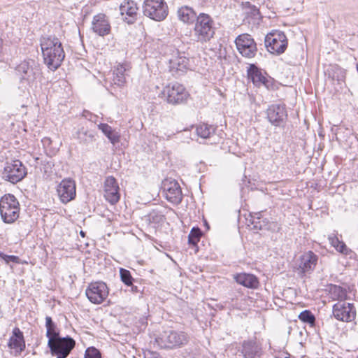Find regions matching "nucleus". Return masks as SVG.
I'll use <instances>...</instances> for the list:
<instances>
[{
    "label": "nucleus",
    "instance_id": "nucleus-1",
    "mask_svg": "<svg viewBox=\"0 0 358 358\" xmlns=\"http://www.w3.org/2000/svg\"><path fill=\"white\" fill-rule=\"evenodd\" d=\"M40 45L44 63L50 70H57L65 57L62 42L55 35L45 34L41 37Z\"/></svg>",
    "mask_w": 358,
    "mask_h": 358
},
{
    "label": "nucleus",
    "instance_id": "nucleus-2",
    "mask_svg": "<svg viewBox=\"0 0 358 358\" xmlns=\"http://www.w3.org/2000/svg\"><path fill=\"white\" fill-rule=\"evenodd\" d=\"M15 70L20 81L28 85L34 84L42 73L40 64L32 59L22 62L17 66Z\"/></svg>",
    "mask_w": 358,
    "mask_h": 358
},
{
    "label": "nucleus",
    "instance_id": "nucleus-3",
    "mask_svg": "<svg viewBox=\"0 0 358 358\" xmlns=\"http://www.w3.org/2000/svg\"><path fill=\"white\" fill-rule=\"evenodd\" d=\"M214 22L210 15L200 13L196 20L194 29V36L197 41L203 43L209 41L215 34Z\"/></svg>",
    "mask_w": 358,
    "mask_h": 358
},
{
    "label": "nucleus",
    "instance_id": "nucleus-4",
    "mask_svg": "<svg viewBox=\"0 0 358 358\" xmlns=\"http://www.w3.org/2000/svg\"><path fill=\"white\" fill-rule=\"evenodd\" d=\"M20 204L10 194L4 195L0 200V214L5 223H13L19 217Z\"/></svg>",
    "mask_w": 358,
    "mask_h": 358
},
{
    "label": "nucleus",
    "instance_id": "nucleus-5",
    "mask_svg": "<svg viewBox=\"0 0 358 358\" xmlns=\"http://www.w3.org/2000/svg\"><path fill=\"white\" fill-rule=\"evenodd\" d=\"M27 174V169L18 159L7 161L2 171V178L13 184L21 181Z\"/></svg>",
    "mask_w": 358,
    "mask_h": 358
},
{
    "label": "nucleus",
    "instance_id": "nucleus-6",
    "mask_svg": "<svg viewBox=\"0 0 358 358\" xmlns=\"http://www.w3.org/2000/svg\"><path fill=\"white\" fill-rule=\"evenodd\" d=\"M143 13L150 19L159 22L168 15V6L164 0H145Z\"/></svg>",
    "mask_w": 358,
    "mask_h": 358
},
{
    "label": "nucleus",
    "instance_id": "nucleus-7",
    "mask_svg": "<svg viewBox=\"0 0 358 358\" xmlns=\"http://www.w3.org/2000/svg\"><path fill=\"white\" fill-rule=\"evenodd\" d=\"M162 94L166 98V101L172 105L183 103L189 97V94L184 86L178 83L166 85L162 92Z\"/></svg>",
    "mask_w": 358,
    "mask_h": 358
},
{
    "label": "nucleus",
    "instance_id": "nucleus-8",
    "mask_svg": "<svg viewBox=\"0 0 358 358\" xmlns=\"http://www.w3.org/2000/svg\"><path fill=\"white\" fill-rule=\"evenodd\" d=\"M76 345V341L70 336L59 337L48 344L51 354L57 358H66Z\"/></svg>",
    "mask_w": 358,
    "mask_h": 358
},
{
    "label": "nucleus",
    "instance_id": "nucleus-9",
    "mask_svg": "<svg viewBox=\"0 0 358 358\" xmlns=\"http://www.w3.org/2000/svg\"><path fill=\"white\" fill-rule=\"evenodd\" d=\"M265 45L271 53L280 55L287 47V39L282 31H275L265 37Z\"/></svg>",
    "mask_w": 358,
    "mask_h": 358
},
{
    "label": "nucleus",
    "instance_id": "nucleus-10",
    "mask_svg": "<svg viewBox=\"0 0 358 358\" xmlns=\"http://www.w3.org/2000/svg\"><path fill=\"white\" fill-rule=\"evenodd\" d=\"M109 289L103 281L92 282L85 290L89 301L94 304H101L108 297Z\"/></svg>",
    "mask_w": 358,
    "mask_h": 358
},
{
    "label": "nucleus",
    "instance_id": "nucleus-11",
    "mask_svg": "<svg viewBox=\"0 0 358 358\" xmlns=\"http://www.w3.org/2000/svg\"><path fill=\"white\" fill-rule=\"evenodd\" d=\"M235 43L238 52L245 57L253 58L257 52V48L255 40L248 34L238 36Z\"/></svg>",
    "mask_w": 358,
    "mask_h": 358
},
{
    "label": "nucleus",
    "instance_id": "nucleus-12",
    "mask_svg": "<svg viewBox=\"0 0 358 358\" xmlns=\"http://www.w3.org/2000/svg\"><path fill=\"white\" fill-rule=\"evenodd\" d=\"M334 317L339 321L350 322L356 317V310L353 303L345 301H338L333 306Z\"/></svg>",
    "mask_w": 358,
    "mask_h": 358
},
{
    "label": "nucleus",
    "instance_id": "nucleus-13",
    "mask_svg": "<svg viewBox=\"0 0 358 358\" xmlns=\"http://www.w3.org/2000/svg\"><path fill=\"white\" fill-rule=\"evenodd\" d=\"M162 188L164 196L169 202L178 205L182 201V190L177 181L166 179L163 182Z\"/></svg>",
    "mask_w": 358,
    "mask_h": 358
},
{
    "label": "nucleus",
    "instance_id": "nucleus-14",
    "mask_svg": "<svg viewBox=\"0 0 358 358\" xmlns=\"http://www.w3.org/2000/svg\"><path fill=\"white\" fill-rule=\"evenodd\" d=\"M318 262V256L309 250L303 253L298 259L297 270L299 274H310Z\"/></svg>",
    "mask_w": 358,
    "mask_h": 358
},
{
    "label": "nucleus",
    "instance_id": "nucleus-15",
    "mask_svg": "<svg viewBox=\"0 0 358 358\" xmlns=\"http://www.w3.org/2000/svg\"><path fill=\"white\" fill-rule=\"evenodd\" d=\"M164 348H172L185 345L188 341L187 336L182 331H165L159 338Z\"/></svg>",
    "mask_w": 358,
    "mask_h": 358
},
{
    "label": "nucleus",
    "instance_id": "nucleus-16",
    "mask_svg": "<svg viewBox=\"0 0 358 358\" xmlns=\"http://www.w3.org/2000/svg\"><path fill=\"white\" fill-rule=\"evenodd\" d=\"M266 114L268 121L273 125L284 127L287 118V113L285 105H271L268 108Z\"/></svg>",
    "mask_w": 358,
    "mask_h": 358
},
{
    "label": "nucleus",
    "instance_id": "nucleus-17",
    "mask_svg": "<svg viewBox=\"0 0 358 358\" xmlns=\"http://www.w3.org/2000/svg\"><path fill=\"white\" fill-rule=\"evenodd\" d=\"M57 192L61 201L66 203L76 196V183L70 178L62 180L58 185Z\"/></svg>",
    "mask_w": 358,
    "mask_h": 358
},
{
    "label": "nucleus",
    "instance_id": "nucleus-18",
    "mask_svg": "<svg viewBox=\"0 0 358 358\" xmlns=\"http://www.w3.org/2000/svg\"><path fill=\"white\" fill-rule=\"evenodd\" d=\"M138 8L132 0H123L120 5V12L122 20L128 24H132L137 20Z\"/></svg>",
    "mask_w": 358,
    "mask_h": 358
},
{
    "label": "nucleus",
    "instance_id": "nucleus-19",
    "mask_svg": "<svg viewBox=\"0 0 358 358\" xmlns=\"http://www.w3.org/2000/svg\"><path fill=\"white\" fill-rule=\"evenodd\" d=\"M120 188L116 179L113 176L106 178L104 182V197L111 204L117 203L120 198Z\"/></svg>",
    "mask_w": 358,
    "mask_h": 358
},
{
    "label": "nucleus",
    "instance_id": "nucleus-20",
    "mask_svg": "<svg viewBox=\"0 0 358 358\" xmlns=\"http://www.w3.org/2000/svg\"><path fill=\"white\" fill-rule=\"evenodd\" d=\"M92 29L94 33L100 36L109 34L111 27L106 15L103 13L94 15L92 22Z\"/></svg>",
    "mask_w": 358,
    "mask_h": 358
},
{
    "label": "nucleus",
    "instance_id": "nucleus-21",
    "mask_svg": "<svg viewBox=\"0 0 358 358\" xmlns=\"http://www.w3.org/2000/svg\"><path fill=\"white\" fill-rule=\"evenodd\" d=\"M248 76L257 87L264 86L269 88L271 80L264 76L261 71L255 64H250L248 69Z\"/></svg>",
    "mask_w": 358,
    "mask_h": 358
},
{
    "label": "nucleus",
    "instance_id": "nucleus-22",
    "mask_svg": "<svg viewBox=\"0 0 358 358\" xmlns=\"http://www.w3.org/2000/svg\"><path fill=\"white\" fill-rule=\"evenodd\" d=\"M217 127L208 124H199L196 126L197 136L203 139H208L210 144L217 143L220 140L216 134Z\"/></svg>",
    "mask_w": 358,
    "mask_h": 358
},
{
    "label": "nucleus",
    "instance_id": "nucleus-23",
    "mask_svg": "<svg viewBox=\"0 0 358 358\" xmlns=\"http://www.w3.org/2000/svg\"><path fill=\"white\" fill-rule=\"evenodd\" d=\"M9 348L14 350L15 355H20L25 349V342L23 333L18 327H15L12 331V336L8 343Z\"/></svg>",
    "mask_w": 358,
    "mask_h": 358
},
{
    "label": "nucleus",
    "instance_id": "nucleus-24",
    "mask_svg": "<svg viewBox=\"0 0 358 358\" xmlns=\"http://www.w3.org/2000/svg\"><path fill=\"white\" fill-rule=\"evenodd\" d=\"M241 352L244 358H259L262 351L261 345L256 341H244Z\"/></svg>",
    "mask_w": 358,
    "mask_h": 358
},
{
    "label": "nucleus",
    "instance_id": "nucleus-25",
    "mask_svg": "<svg viewBox=\"0 0 358 358\" xmlns=\"http://www.w3.org/2000/svg\"><path fill=\"white\" fill-rule=\"evenodd\" d=\"M95 136L96 131L94 130L88 129L83 127L78 130L75 137L79 144L85 147H88L95 142Z\"/></svg>",
    "mask_w": 358,
    "mask_h": 358
},
{
    "label": "nucleus",
    "instance_id": "nucleus-26",
    "mask_svg": "<svg viewBox=\"0 0 358 358\" xmlns=\"http://www.w3.org/2000/svg\"><path fill=\"white\" fill-rule=\"evenodd\" d=\"M234 280L237 283L250 289H255L259 285L258 278L250 273H238L234 275Z\"/></svg>",
    "mask_w": 358,
    "mask_h": 358
},
{
    "label": "nucleus",
    "instance_id": "nucleus-27",
    "mask_svg": "<svg viewBox=\"0 0 358 358\" xmlns=\"http://www.w3.org/2000/svg\"><path fill=\"white\" fill-rule=\"evenodd\" d=\"M45 327L47 329L46 336L48 338V344H51L52 341L61 337L57 325L50 316H46L45 317Z\"/></svg>",
    "mask_w": 358,
    "mask_h": 358
},
{
    "label": "nucleus",
    "instance_id": "nucleus-28",
    "mask_svg": "<svg viewBox=\"0 0 358 358\" xmlns=\"http://www.w3.org/2000/svg\"><path fill=\"white\" fill-rule=\"evenodd\" d=\"M178 16L180 20L185 23H192L196 20V13L189 6H185L178 10Z\"/></svg>",
    "mask_w": 358,
    "mask_h": 358
},
{
    "label": "nucleus",
    "instance_id": "nucleus-29",
    "mask_svg": "<svg viewBox=\"0 0 358 358\" xmlns=\"http://www.w3.org/2000/svg\"><path fill=\"white\" fill-rule=\"evenodd\" d=\"M126 70L124 64H119L117 65L113 73V83L114 85L122 86L124 84Z\"/></svg>",
    "mask_w": 358,
    "mask_h": 358
},
{
    "label": "nucleus",
    "instance_id": "nucleus-30",
    "mask_svg": "<svg viewBox=\"0 0 358 358\" xmlns=\"http://www.w3.org/2000/svg\"><path fill=\"white\" fill-rule=\"evenodd\" d=\"M98 128L104 134L113 145L120 141V136L117 132L112 129L110 126L106 123H101L98 125Z\"/></svg>",
    "mask_w": 358,
    "mask_h": 358
},
{
    "label": "nucleus",
    "instance_id": "nucleus-31",
    "mask_svg": "<svg viewBox=\"0 0 358 358\" xmlns=\"http://www.w3.org/2000/svg\"><path fill=\"white\" fill-rule=\"evenodd\" d=\"M329 293L333 300L345 301L348 299L346 289L341 286L332 285L330 287Z\"/></svg>",
    "mask_w": 358,
    "mask_h": 358
},
{
    "label": "nucleus",
    "instance_id": "nucleus-32",
    "mask_svg": "<svg viewBox=\"0 0 358 358\" xmlns=\"http://www.w3.org/2000/svg\"><path fill=\"white\" fill-rule=\"evenodd\" d=\"M299 319L308 324L310 327H314L315 324V317L309 310H305L299 315Z\"/></svg>",
    "mask_w": 358,
    "mask_h": 358
},
{
    "label": "nucleus",
    "instance_id": "nucleus-33",
    "mask_svg": "<svg viewBox=\"0 0 358 358\" xmlns=\"http://www.w3.org/2000/svg\"><path fill=\"white\" fill-rule=\"evenodd\" d=\"M202 232L199 227H193L188 236V243L192 246H196Z\"/></svg>",
    "mask_w": 358,
    "mask_h": 358
},
{
    "label": "nucleus",
    "instance_id": "nucleus-34",
    "mask_svg": "<svg viewBox=\"0 0 358 358\" xmlns=\"http://www.w3.org/2000/svg\"><path fill=\"white\" fill-rule=\"evenodd\" d=\"M165 220V216L158 210H152L148 215L149 222L155 224H162Z\"/></svg>",
    "mask_w": 358,
    "mask_h": 358
},
{
    "label": "nucleus",
    "instance_id": "nucleus-35",
    "mask_svg": "<svg viewBox=\"0 0 358 358\" xmlns=\"http://www.w3.org/2000/svg\"><path fill=\"white\" fill-rule=\"evenodd\" d=\"M120 275L122 282L127 286L131 285V282L134 281V279L132 277L131 272L127 269L120 268Z\"/></svg>",
    "mask_w": 358,
    "mask_h": 358
},
{
    "label": "nucleus",
    "instance_id": "nucleus-36",
    "mask_svg": "<svg viewBox=\"0 0 358 358\" xmlns=\"http://www.w3.org/2000/svg\"><path fill=\"white\" fill-rule=\"evenodd\" d=\"M84 358H101L100 351L94 347L86 349Z\"/></svg>",
    "mask_w": 358,
    "mask_h": 358
},
{
    "label": "nucleus",
    "instance_id": "nucleus-37",
    "mask_svg": "<svg viewBox=\"0 0 358 358\" xmlns=\"http://www.w3.org/2000/svg\"><path fill=\"white\" fill-rule=\"evenodd\" d=\"M336 250L339 252L340 253L348 255H349L352 251L350 248L347 247L345 243L343 241H341L337 248Z\"/></svg>",
    "mask_w": 358,
    "mask_h": 358
},
{
    "label": "nucleus",
    "instance_id": "nucleus-38",
    "mask_svg": "<svg viewBox=\"0 0 358 358\" xmlns=\"http://www.w3.org/2000/svg\"><path fill=\"white\" fill-rule=\"evenodd\" d=\"M6 263H8L10 262H14V263H18L19 262V257L15 255H3V259Z\"/></svg>",
    "mask_w": 358,
    "mask_h": 358
},
{
    "label": "nucleus",
    "instance_id": "nucleus-39",
    "mask_svg": "<svg viewBox=\"0 0 358 358\" xmlns=\"http://www.w3.org/2000/svg\"><path fill=\"white\" fill-rule=\"evenodd\" d=\"M329 242L331 245L336 248L338 246L341 241H340L336 236H329Z\"/></svg>",
    "mask_w": 358,
    "mask_h": 358
},
{
    "label": "nucleus",
    "instance_id": "nucleus-40",
    "mask_svg": "<svg viewBox=\"0 0 358 358\" xmlns=\"http://www.w3.org/2000/svg\"><path fill=\"white\" fill-rule=\"evenodd\" d=\"M129 287H131V292L133 293H138L140 292L138 287L133 284L131 282V285H129Z\"/></svg>",
    "mask_w": 358,
    "mask_h": 358
},
{
    "label": "nucleus",
    "instance_id": "nucleus-41",
    "mask_svg": "<svg viewBox=\"0 0 358 358\" xmlns=\"http://www.w3.org/2000/svg\"><path fill=\"white\" fill-rule=\"evenodd\" d=\"M252 224H254V227L255 228L259 229H262V226L261 224L259 226L257 222L253 220L252 221Z\"/></svg>",
    "mask_w": 358,
    "mask_h": 358
},
{
    "label": "nucleus",
    "instance_id": "nucleus-42",
    "mask_svg": "<svg viewBox=\"0 0 358 358\" xmlns=\"http://www.w3.org/2000/svg\"><path fill=\"white\" fill-rule=\"evenodd\" d=\"M87 115H90V120L91 121H93V120L92 119V115L89 111H84L83 115H84V116H85L86 117H88V116H87Z\"/></svg>",
    "mask_w": 358,
    "mask_h": 358
},
{
    "label": "nucleus",
    "instance_id": "nucleus-43",
    "mask_svg": "<svg viewBox=\"0 0 358 358\" xmlns=\"http://www.w3.org/2000/svg\"><path fill=\"white\" fill-rule=\"evenodd\" d=\"M2 41L0 39V60L2 59Z\"/></svg>",
    "mask_w": 358,
    "mask_h": 358
},
{
    "label": "nucleus",
    "instance_id": "nucleus-44",
    "mask_svg": "<svg viewBox=\"0 0 358 358\" xmlns=\"http://www.w3.org/2000/svg\"><path fill=\"white\" fill-rule=\"evenodd\" d=\"M255 215H257L256 218H257V220H259V219H260V215H261V213H260V212L257 213H255Z\"/></svg>",
    "mask_w": 358,
    "mask_h": 358
},
{
    "label": "nucleus",
    "instance_id": "nucleus-45",
    "mask_svg": "<svg viewBox=\"0 0 358 358\" xmlns=\"http://www.w3.org/2000/svg\"><path fill=\"white\" fill-rule=\"evenodd\" d=\"M80 234L82 237H85V233L83 231H80Z\"/></svg>",
    "mask_w": 358,
    "mask_h": 358
},
{
    "label": "nucleus",
    "instance_id": "nucleus-46",
    "mask_svg": "<svg viewBox=\"0 0 358 358\" xmlns=\"http://www.w3.org/2000/svg\"><path fill=\"white\" fill-rule=\"evenodd\" d=\"M3 255H4V254L3 252H0V258L1 259H3Z\"/></svg>",
    "mask_w": 358,
    "mask_h": 358
},
{
    "label": "nucleus",
    "instance_id": "nucleus-47",
    "mask_svg": "<svg viewBox=\"0 0 358 358\" xmlns=\"http://www.w3.org/2000/svg\"><path fill=\"white\" fill-rule=\"evenodd\" d=\"M276 358H289V357H276Z\"/></svg>",
    "mask_w": 358,
    "mask_h": 358
},
{
    "label": "nucleus",
    "instance_id": "nucleus-48",
    "mask_svg": "<svg viewBox=\"0 0 358 358\" xmlns=\"http://www.w3.org/2000/svg\"><path fill=\"white\" fill-rule=\"evenodd\" d=\"M155 358H157V357H155Z\"/></svg>",
    "mask_w": 358,
    "mask_h": 358
},
{
    "label": "nucleus",
    "instance_id": "nucleus-49",
    "mask_svg": "<svg viewBox=\"0 0 358 358\" xmlns=\"http://www.w3.org/2000/svg\"><path fill=\"white\" fill-rule=\"evenodd\" d=\"M357 358H358V357Z\"/></svg>",
    "mask_w": 358,
    "mask_h": 358
},
{
    "label": "nucleus",
    "instance_id": "nucleus-50",
    "mask_svg": "<svg viewBox=\"0 0 358 358\" xmlns=\"http://www.w3.org/2000/svg\"><path fill=\"white\" fill-rule=\"evenodd\" d=\"M276 358V357H275Z\"/></svg>",
    "mask_w": 358,
    "mask_h": 358
}]
</instances>
